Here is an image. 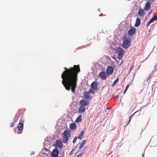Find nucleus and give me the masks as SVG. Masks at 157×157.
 I'll list each match as a JSON object with an SVG mask.
<instances>
[{
  "label": "nucleus",
  "mask_w": 157,
  "mask_h": 157,
  "mask_svg": "<svg viewBox=\"0 0 157 157\" xmlns=\"http://www.w3.org/2000/svg\"><path fill=\"white\" fill-rule=\"evenodd\" d=\"M56 145L59 148H61L63 147V145L62 142L59 140H57L54 146Z\"/></svg>",
  "instance_id": "9"
},
{
  "label": "nucleus",
  "mask_w": 157,
  "mask_h": 157,
  "mask_svg": "<svg viewBox=\"0 0 157 157\" xmlns=\"http://www.w3.org/2000/svg\"><path fill=\"white\" fill-rule=\"evenodd\" d=\"M140 24V20L139 18H137L136 20L135 26V27L138 26Z\"/></svg>",
  "instance_id": "19"
},
{
  "label": "nucleus",
  "mask_w": 157,
  "mask_h": 157,
  "mask_svg": "<svg viewBox=\"0 0 157 157\" xmlns=\"http://www.w3.org/2000/svg\"><path fill=\"white\" fill-rule=\"evenodd\" d=\"M115 97L116 98H119V96H118V95H116V96H115Z\"/></svg>",
  "instance_id": "35"
},
{
  "label": "nucleus",
  "mask_w": 157,
  "mask_h": 157,
  "mask_svg": "<svg viewBox=\"0 0 157 157\" xmlns=\"http://www.w3.org/2000/svg\"><path fill=\"white\" fill-rule=\"evenodd\" d=\"M86 140H83L81 142V144L79 147V148L80 149L83 146L86 144Z\"/></svg>",
  "instance_id": "20"
},
{
  "label": "nucleus",
  "mask_w": 157,
  "mask_h": 157,
  "mask_svg": "<svg viewBox=\"0 0 157 157\" xmlns=\"http://www.w3.org/2000/svg\"><path fill=\"white\" fill-rule=\"evenodd\" d=\"M151 4L149 2H146L145 4L144 10H148L150 8Z\"/></svg>",
  "instance_id": "13"
},
{
  "label": "nucleus",
  "mask_w": 157,
  "mask_h": 157,
  "mask_svg": "<svg viewBox=\"0 0 157 157\" xmlns=\"http://www.w3.org/2000/svg\"><path fill=\"white\" fill-rule=\"evenodd\" d=\"M143 156H144V155H143V154L142 157H143Z\"/></svg>",
  "instance_id": "40"
},
{
  "label": "nucleus",
  "mask_w": 157,
  "mask_h": 157,
  "mask_svg": "<svg viewBox=\"0 0 157 157\" xmlns=\"http://www.w3.org/2000/svg\"><path fill=\"white\" fill-rule=\"evenodd\" d=\"M114 51L118 55V59L121 60L123 56L124 53L123 50L122 48L119 47L115 48Z\"/></svg>",
  "instance_id": "3"
},
{
  "label": "nucleus",
  "mask_w": 157,
  "mask_h": 157,
  "mask_svg": "<svg viewBox=\"0 0 157 157\" xmlns=\"http://www.w3.org/2000/svg\"><path fill=\"white\" fill-rule=\"evenodd\" d=\"M112 58L114 60H116V58L114 56L112 57Z\"/></svg>",
  "instance_id": "32"
},
{
  "label": "nucleus",
  "mask_w": 157,
  "mask_h": 157,
  "mask_svg": "<svg viewBox=\"0 0 157 157\" xmlns=\"http://www.w3.org/2000/svg\"><path fill=\"white\" fill-rule=\"evenodd\" d=\"M136 32V29L134 27L131 28L128 32V35L130 36H132Z\"/></svg>",
  "instance_id": "8"
},
{
  "label": "nucleus",
  "mask_w": 157,
  "mask_h": 157,
  "mask_svg": "<svg viewBox=\"0 0 157 157\" xmlns=\"http://www.w3.org/2000/svg\"><path fill=\"white\" fill-rule=\"evenodd\" d=\"M138 111H137L136 112L134 113L133 114H132L130 116V117L129 118L128 121L126 123V125H127L129 124V123H130V121L131 117H132L133 115L136 112H138Z\"/></svg>",
  "instance_id": "22"
},
{
  "label": "nucleus",
  "mask_w": 157,
  "mask_h": 157,
  "mask_svg": "<svg viewBox=\"0 0 157 157\" xmlns=\"http://www.w3.org/2000/svg\"><path fill=\"white\" fill-rule=\"evenodd\" d=\"M94 90H93L91 89H90L89 90V91L88 92H89L90 93H94Z\"/></svg>",
  "instance_id": "27"
},
{
  "label": "nucleus",
  "mask_w": 157,
  "mask_h": 157,
  "mask_svg": "<svg viewBox=\"0 0 157 157\" xmlns=\"http://www.w3.org/2000/svg\"><path fill=\"white\" fill-rule=\"evenodd\" d=\"M84 134V132L83 131H82L80 133L79 136H83Z\"/></svg>",
  "instance_id": "26"
},
{
  "label": "nucleus",
  "mask_w": 157,
  "mask_h": 157,
  "mask_svg": "<svg viewBox=\"0 0 157 157\" xmlns=\"http://www.w3.org/2000/svg\"><path fill=\"white\" fill-rule=\"evenodd\" d=\"M72 151H71V153H70V155L71 154V153H72Z\"/></svg>",
  "instance_id": "38"
},
{
  "label": "nucleus",
  "mask_w": 157,
  "mask_h": 157,
  "mask_svg": "<svg viewBox=\"0 0 157 157\" xmlns=\"http://www.w3.org/2000/svg\"><path fill=\"white\" fill-rule=\"evenodd\" d=\"M72 151H71V153H70V155L71 154V153H72Z\"/></svg>",
  "instance_id": "37"
},
{
  "label": "nucleus",
  "mask_w": 157,
  "mask_h": 157,
  "mask_svg": "<svg viewBox=\"0 0 157 157\" xmlns=\"http://www.w3.org/2000/svg\"><path fill=\"white\" fill-rule=\"evenodd\" d=\"M157 20V16L156 15L154 16V17L151 18L150 20L147 23L146 25V26L148 27L151 23Z\"/></svg>",
  "instance_id": "11"
},
{
  "label": "nucleus",
  "mask_w": 157,
  "mask_h": 157,
  "mask_svg": "<svg viewBox=\"0 0 157 157\" xmlns=\"http://www.w3.org/2000/svg\"><path fill=\"white\" fill-rule=\"evenodd\" d=\"M118 78H117L113 82V84L112 85V86H114L118 82Z\"/></svg>",
  "instance_id": "23"
},
{
  "label": "nucleus",
  "mask_w": 157,
  "mask_h": 157,
  "mask_svg": "<svg viewBox=\"0 0 157 157\" xmlns=\"http://www.w3.org/2000/svg\"><path fill=\"white\" fill-rule=\"evenodd\" d=\"M77 138H78V137L77 136L75 137L74 138V139L73 141V143H75L76 142V141L77 139Z\"/></svg>",
  "instance_id": "25"
},
{
  "label": "nucleus",
  "mask_w": 157,
  "mask_h": 157,
  "mask_svg": "<svg viewBox=\"0 0 157 157\" xmlns=\"http://www.w3.org/2000/svg\"><path fill=\"white\" fill-rule=\"evenodd\" d=\"M133 65H132V66L131 67L129 73H130V72L131 71V70L132 69H133Z\"/></svg>",
  "instance_id": "31"
},
{
  "label": "nucleus",
  "mask_w": 157,
  "mask_h": 157,
  "mask_svg": "<svg viewBox=\"0 0 157 157\" xmlns=\"http://www.w3.org/2000/svg\"><path fill=\"white\" fill-rule=\"evenodd\" d=\"M129 85H130V84H128L127 86L126 89L124 90V94L125 93V92L127 90L128 87H129Z\"/></svg>",
  "instance_id": "24"
},
{
  "label": "nucleus",
  "mask_w": 157,
  "mask_h": 157,
  "mask_svg": "<svg viewBox=\"0 0 157 157\" xmlns=\"http://www.w3.org/2000/svg\"><path fill=\"white\" fill-rule=\"evenodd\" d=\"M79 103L80 105L83 106L85 107L87 105H88L90 104L88 101L85 100L84 99H83L80 101Z\"/></svg>",
  "instance_id": "5"
},
{
  "label": "nucleus",
  "mask_w": 157,
  "mask_h": 157,
  "mask_svg": "<svg viewBox=\"0 0 157 157\" xmlns=\"http://www.w3.org/2000/svg\"><path fill=\"white\" fill-rule=\"evenodd\" d=\"M65 70L62 73V83L66 90L69 91L71 90L74 93L77 87L78 74L80 71L79 65H74L73 67L67 68L64 67Z\"/></svg>",
  "instance_id": "1"
},
{
  "label": "nucleus",
  "mask_w": 157,
  "mask_h": 157,
  "mask_svg": "<svg viewBox=\"0 0 157 157\" xmlns=\"http://www.w3.org/2000/svg\"><path fill=\"white\" fill-rule=\"evenodd\" d=\"M83 154V153H81L80 154H79L76 157H80V156Z\"/></svg>",
  "instance_id": "29"
},
{
  "label": "nucleus",
  "mask_w": 157,
  "mask_h": 157,
  "mask_svg": "<svg viewBox=\"0 0 157 157\" xmlns=\"http://www.w3.org/2000/svg\"><path fill=\"white\" fill-rule=\"evenodd\" d=\"M63 136L62 138V141L65 144H67L69 137L70 136V134L69 132L67 130H65L63 133Z\"/></svg>",
  "instance_id": "2"
},
{
  "label": "nucleus",
  "mask_w": 157,
  "mask_h": 157,
  "mask_svg": "<svg viewBox=\"0 0 157 157\" xmlns=\"http://www.w3.org/2000/svg\"><path fill=\"white\" fill-rule=\"evenodd\" d=\"M84 107L85 106L80 105L78 109V112L79 113H83L85 112V108Z\"/></svg>",
  "instance_id": "16"
},
{
  "label": "nucleus",
  "mask_w": 157,
  "mask_h": 157,
  "mask_svg": "<svg viewBox=\"0 0 157 157\" xmlns=\"http://www.w3.org/2000/svg\"><path fill=\"white\" fill-rule=\"evenodd\" d=\"M84 98L87 99H91L92 97H91V95L89 92H85L84 93Z\"/></svg>",
  "instance_id": "12"
},
{
  "label": "nucleus",
  "mask_w": 157,
  "mask_h": 157,
  "mask_svg": "<svg viewBox=\"0 0 157 157\" xmlns=\"http://www.w3.org/2000/svg\"><path fill=\"white\" fill-rule=\"evenodd\" d=\"M138 13L140 16H143L144 15V11L143 9H140L139 10Z\"/></svg>",
  "instance_id": "18"
},
{
  "label": "nucleus",
  "mask_w": 157,
  "mask_h": 157,
  "mask_svg": "<svg viewBox=\"0 0 157 157\" xmlns=\"http://www.w3.org/2000/svg\"><path fill=\"white\" fill-rule=\"evenodd\" d=\"M14 122H13L11 124V125L10 126V127H14Z\"/></svg>",
  "instance_id": "28"
},
{
  "label": "nucleus",
  "mask_w": 157,
  "mask_h": 157,
  "mask_svg": "<svg viewBox=\"0 0 157 157\" xmlns=\"http://www.w3.org/2000/svg\"><path fill=\"white\" fill-rule=\"evenodd\" d=\"M17 119H18V117H17V116H16V117H15V118H14V120H16V119H17Z\"/></svg>",
  "instance_id": "33"
},
{
  "label": "nucleus",
  "mask_w": 157,
  "mask_h": 157,
  "mask_svg": "<svg viewBox=\"0 0 157 157\" xmlns=\"http://www.w3.org/2000/svg\"><path fill=\"white\" fill-rule=\"evenodd\" d=\"M78 138L80 140H81L82 139V136H79L78 137Z\"/></svg>",
  "instance_id": "30"
},
{
  "label": "nucleus",
  "mask_w": 157,
  "mask_h": 157,
  "mask_svg": "<svg viewBox=\"0 0 157 157\" xmlns=\"http://www.w3.org/2000/svg\"><path fill=\"white\" fill-rule=\"evenodd\" d=\"M130 42L131 40L130 39H126L123 40L122 44L123 47L125 48H128L130 45Z\"/></svg>",
  "instance_id": "4"
},
{
  "label": "nucleus",
  "mask_w": 157,
  "mask_h": 157,
  "mask_svg": "<svg viewBox=\"0 0 157 157\" xmlns=\"http://www.w3.org/2000/svg\"><path fill=\"white\" fill-rule=\"evenodd\" d=\"M82 121V116L81 115H80L78 118L75 121V122H78L81 121Z\"/></svg>",
  "instance_id": "21"
},
{
  "label": "nucleus",
  "mask_w": 157,
  "mask_h": 157,
  "mask_svg": "<svg viewBox=\"0 0 157 157\" xmlns=\"http://www.w3.org/2000/svg\"><path fill=\"white\" fill-rule=\"evenodd\" d=\"M91 87L94 90H96L97 88V84L96 82H93L91 85Z\"/></svg>",
  "instance_id": "15"
},
{
  "label": "nucleus",
  "mask_w": 157,
  "mask_h": 157,
  "mask_svg": "<svg viewBox=\"0 0 157 157\" xmlns=\"http://www.w3.org/2000/svg\"><path fill=\"white\" fill-rule=\"evenodd\" d=\"M70 128L71 130H74L76 128V125L75 123H71L70 125Z\"/></svg>",
  "instance_id": "17"
},
{
  "label": "nucleus",
  "mask_w": 157,
  "mask_h": 157,
  "mask_svg": "<svg viewBox=\"0 0 157 157\" xmlns=\"http://www.w3.org/2000/svg\"><path fill=\"white\" fill-rule=\"evenodd\" d=\"M152 2H153L154 1V0H150Z\"/></svg>",
  "instance_id": "39"
},
{
  "label": "nucleus",
  "mask_w": 157,
  "mask_h": 157,
  "mask_svg": "<svg viewBox=\"0 0 157 157\" xmlns=\"http://www.w3.org/2000/svg\"><path fill=\"white\" fill-rule=\"evenodd\" d=\"M59 152L58 150L56 148L54 149L52 153L51 156L53 157H58Z\"/></svg>",
  "instance_id": "6"
},
{
  "label": "nucleus",
  "mask_w": 157,
  "mask_h": 157,
  "mask_svg": "<svg viewBox=\"0 0 157 157\" xmlns=\"http://www.w3.org/2000/svg\"><path fill=\"white\" fill-rule=\"evenodd\" d=\"M99 77L102 80H105L107 77L105 72L104 71L101 72L98 75Z\"/></svg>",
  "instance_id": "7"
},
{
  "label": "nucleus",
  "mask_w": 157,
  "mask_h": 157,
  "mask_svg": "<svg viewBox=\"0 0 157 157\" xmlns=\"http://www.w3.org/2000/svg\"><path fill=\"white\" fill-rule=\"evenodd\" d=\"M113 68L111 66H109L106 70V72L108 75H111L113 72Z\"/></svg>",
  "instance_id": "10"
},
{
  "label": "nucleus",
  "mask_w": 157,
  "mask_h": 157,
  "mask_svg": "<svg viewBox=\"0 0 157 157\" xmlns=\"http://www.w3.org/2000/svg\"><path fill=\"white\" fill-rule=\"evenodd\" d=\"M123 63V61H121V63L119 65L120 66Z\"/></svg>",
  "instance_id": "34"
},
{
  "label": "nucleus",
  "mask_w": 157,
  "mask_h": 157,
  "mask_svg": "<svg viewBox=\"0 0 157 157\" xmlns=\"http://www.w3.org/2000/svg\"><path fill=\"white\" fill-rule=\"evenodd\" d=\"M152 10H151L150 11V13L149 14H150L152 12Z\"/></svg>",
  "instance_id": "36"
},
{
  "label": "nucleus",
  "mask_w": 157,
  "mask_h": 157,
  "mask_svg": "<svg viewBox=\"0 0 157 157\" xmlns=\"http://www.w3.org/2000/svg\"><path fill=\"white\" fill-rule=\"evenodd\" d=\"M24 124L23 123H19L17 125V129L19 131H21L23 130V128Z\"/></svg>",
  "instance_id": "14"
}]
</instances>
